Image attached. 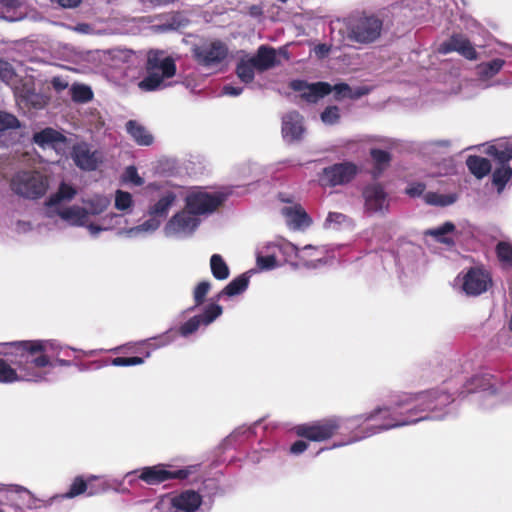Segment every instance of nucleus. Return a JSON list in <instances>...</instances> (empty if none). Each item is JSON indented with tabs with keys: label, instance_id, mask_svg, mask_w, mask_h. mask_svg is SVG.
Wrapping results in <instances>:
<instances>
[{
	"label": "nucleus",
	"instance_id": "f257e3e1",
	"mask_svg": "<svg viewBox=\"0 0 512 512\" xmlns=\"http://www.w3.org/2000/svg\"><path fill=\"white\" fill-rule=\"evenodd\" d=\"M146 77L139 82L138 86L143 91H154L167 86L166 80L172 78L176 73V66L171 57L163 51H150L146 65Z\"/></svg>",
	"mask_w": 512,
	"mask_h": 512
},
{
	"label": "nucleus",
	"instance_id": "f03ea898",
	"mask_svg": "<svg viewBox=\"0 0 512 512\" xmlns=\"http://www.w3.org/2000/svg\"><path fill=\"white\" fill-rule=\"evenodd\" d=\"M383 21L373 14H362L350 18L346 23L347 38L368 44L377 40L382 31Z\"/></svg>",
	"mask_w": 512,
	"mask_h": 512
},
{
	"label": "nucleus",
	"instance_id": "7ed1b4c3",
	"mask_svg": "<svg viewBox=\"0 0 512 512\" xmlns=\"http://www.w3.org/2000/svg\"><path fill=\"white\" fill-rule=\"evenodd\" d=\"M11 188L22 197L35 199L46 192L48 181L45 176L38 172L23 171L13 177Z\"/></svg>",
	"mask_w": 512,
	"mask_h": 512
},
{
	"label": "nucleus",
	"instance_id": "20e7f679",
	"mask_svg": "<svg viewBox=\"0 0 512 512\" xmlns=\"http://www.w3.org/2000/svg\"><path fill=\"white\" fill-rule=\"evenodd\" d=\"M193 51L196 60L206 67L222 64L229 54L226 44L219 40L205 42L196 46Z\"/></svg>",
	"mask_w": 512,
	"mask_h": 512
},
{
	"label": "nucleus",
	"instance_id": "39448f33",
	"mask_svg": "<svg viewBox=\"0 0 512 512\" xmlns=\"http://www.w3.org/2000/svg\"><path fill=\"white\" fill-rule=\"evenodd\" d=\"M201 504V497L194 491H185L177 496L162 497L155 508L159 511L170 509V512H194Z\"/></svg>",
	"mask_w": 512,
	"mask_h": 512
},
{
	"label": "nucleus",
	"instance_id": "423d86ee",
	"mask_svg": "<svg viewBox=\"0 0 512 512\" xmlns=\"http://www.w3.org/2000/svg\"><path fill=\"white\" fill-rule=\"evenodd\" d=\"M358 168L350 162L334 164L322 170L319 183L322 186L344 185L350 182L357 174Z\"/></svg>",
	"mask_w": 512,
	"mask_h": 512
},
{
	"label": "nucleus",
	"instance_id": "0eeeda50",
	"mask_svg": "<svg viewBox=\"0 0 512 512\" xmlns=\"http://www.w3.org/2000/svg\"><path fill=\"white\" fill-rule=\"evenodd\" d=\"M198 225L199 219L186 208L167 222L164 233L168 237H185L191 235Z\"/></svg>",
	"mask_w": 512,
	"mask_h": 512
},
{
	"label": "nucleus",
	"instance_id": "6e6552de",
	"mask_svg": "<svg viewBox=\"0 0 512 512\" xmlns=\"http://www.w3.org/2000/svg\"><path fill=\"white\" fill-rule=\"evenodd\" d=\"M222 202L219 195L210 194L205 191H192L186 198V208L194 215L210 213Z\"/></svg>",
	"mask_w": 512,
	"mask_h": 512
},
{
	"label": "nucleus",
	"instance_id": "1a4fd4ad",
	"mask_svg": "<svg viewBox=\"0 0 512 512\" xmlns=\"http://www.w3.org/2000/svg\"><path fill=\"white\" fill-rule=\"evenodd\" d=\"M339 428L336 419H328L311 425H300L296 427V434L311 441H324L331 438Z\"/></svg>",
	"mask_w": 512,
	"mask_h": 512
},
{
	"label": "nucleus",
	"instance_id": "9d476101",
	"mask_svg": "<svg viewBox=\"0 0 512 512\" xmlns=\"http://www.w3.org/2000/svg\"><path fill=\"white\" fill-rule=\"evenodd\" d=\"M364 209L369 214L383 215L389 209V200L383 187L371 184L363 190Z\"/></svg>",
	"mask_w": 512,
	"mask_h": 512
},
{
	"label": "nucleus",
	"instance_id": "9b49d317",
	"mask_svg": "<svg viewBox=\"0 0 512 512\" xmlns=\"http://www.w3.org/2000/svg\"><path fill=\"white\" fill-rule=\"evenodd\" d=\"M291 88L299 93V96L309 103H316L332 92L331 85L326 82L307 83L304 81H293Z\"/></svg>",
	"mask_w": 512,
	"mask_h": 512
},
{
	"label": "nucleus",
	"instance_id": "f8f14e48",
	"mask_svg": "<svg viewBox=\"0 0 512 512\" xmlns=\"http://www.w3.org/2000/svg\"><path fill=\"white\" fill-rule=\"evenodd\" d=\"M490 284V276L485 270L472 268L463 277L462 288L468 295H479L485 292Z\"/></svg>",
	"mask_w": 512,
	"mask_h": 512
},
{
	"label": "nucleus",
	"instance_id": "ddd939ff",
	"mask_svg": "<svg viewBox=\"0 0 512 512\" xmlns=\"http://www.w3.org/2000/svg\"><path fill=\"white\" fill-rule=\"evenodd\" d=\"M72 158L80 169L88 171L96 169L102 161L101 153L91 150L86 143H78L73 147Z\"/></svg>",
	"mask_w": 512,
	"mask_h": 512
},
{
	"label": "nucleus",
	"instance_id": "4468645a",
	"mask_svg": "<svg viewBox=\"0 0 512 512\" xmlns=\"http://www.w3.org/2000/svg\"><path fill=\"white\" fill-rule=\"evenodd\" d=\"M303 118L297 112L286 114L282 122V135L288 142L301 139L304 134Z\"/></svg>",
	"mask_w": 512,
	"mask_h": 512
},
{
	"label": "nucleus",
	"instance_id": "2eb2a0df",
	"mask_svg": "<svg viewBox=\"0 0 512 512\" xmlns=\"http://www.w3.org/2000/svg\"><path fill=\"white\" fill-rule=\"evenodd\" d=\"M18 367L23 374L18 375L16 370L12 368L6 361L0 359V383H12L16 381H39L42 379L40 374L28 372L22 362L18 363Z\"/></svg>",
	"mask_w": 512,
	"mask_h": 512
},
{
	"label": "nucleus",
	"instance_id": "dca6fc26",
	"mask_svg": "<svg viewBox=\"0 0 512 512\" xmlns=\"http://www.w3.org/2000/svg\"><path fill=\"white\" fill-rule=\"evenodd\" d=\"M58 215L63 221L71 226H85L89 225V218L86 208L84 206L73 205L69 207H62L55 209L54 216Z\"/></svg>",
	"mask_w": 512,
	"mask_h": 512
},
{
	"label": "nucleus",
	"instance_id": "f3484780",
	"mask_svg": "<svg viewBox=\"0 0 512 512\" xmlns=\"http://www.w3.org/2000/svg\"><path fill=\"white\" fill-rule=\"evenodd\" d=\"M76 194L77 190L73 186L64 182L61 183L58 191L46 202V215L53 218L55 209L62 208L61 203L71 201Z\"/></svg>",
	"mask_w": 512,
	"mask_h": 512
},
{
	"label": "nucleus",
	"instance_id": "a211bd4d",
	"mask_svg": "<svg viewBox=\"0 0 512 512\" xmlns=\"http://www.w3.org/2000/svg\"><path fill=\"white\" fill-rule=\"evenodd\" d=\"M441 52L456 51L469 60H475L477 53L471 43L462 36H454L441 46Z\"/></svg>",
	"mask_w": 512,
	"mask_h": 512
},
{
	"label": "nucleus",
	"instance_id": "6ab92c4d",
	"mask_svg": "<svg viewBox=\"0 0 512 512\" xmlns=\"http://www.w3.org/2000/svg\"><path fill=\"white\" fill-rule=\"evenodd\" d=\"M139 477L148 484H158L170 478L182 477V472H170L164 466L157 465L143 468Z\"/></svg>",
	"mask_w": 512,
	"mask_h": 512
},
{
	"label": "nucleus",
	"instance_id": "aec40b11",
	"mask_svg": "<svg viewBox=\"0 0 512 512\" xmlns=\"http://www.w3.org/2000/svg\"><path fill=\"white\" fill-rule=\"evenodd\" d=\"M123 222H126V220H124L121 215L116 213H109L103 216L99 220V223L91 222L89 225H87V230L92 236H97L103 231H108L115 228H119L120 230V226Z\"/></svg>",
	"mask_w": 512,
	"mask_h": 512
},
{
	"label": "nucleus",
	"instance_id": "412c9836",
	"mask_svg": "<svg viewBox=\"0 0 512 512\" xmlns=\"http://www.w3.org/2000/svg\"><path fill=\"white\" fill-rule=\"evenodd\" d=\"M288 226L293 229H301L309 226L310 220L304 209L299 205L284 207L282 210Z\"/></svg>",
	"mask_w": 512,
	"mask_h": 512
},
{
	"label": "nucleus",
	"instance_id": "4be33fe9",
	"mask_svg": "<svg viewBox=\"0 0 512 512\" xmlns=\"http://www.w3.org/2000/svg\"><path fill=\"white\" fill-rule=\"evenodd\" d=\"M161 221L152 217L144 223L132 228H123L118 230L117 235L125 238H137L143 235L151 234L160 227Z\"/></svg>",
	"mask_w": 512,
	"mask_h": 512
},
{
	"label": "nucleus",
	"instance_id": "5701e85b",
	"mask_svg": "<svg viewBox=\"0 0 512 512\" xmlns=\"http://www.w3.org/2000/svg\"><path fill=\"white\" fill-rule=\"evenodd\" d=\"M258 72H263L276 65V52L272 48L261 46L255 56H251Z\"/></svg>",
	"mask_w": 512,
	"mask_h": 512
},
{
	"label": "nucleus",
	"instance_id": "b1692460",
	"mask_svg": "<svg viewBox=\"0 0 512 512\" xmlns=\"http://www.w3.org/2000/svg\"><path fill=\"white\" fill-rule=\"evenodd\" d=\"M110 198L105 195H94L83 199L82 203L86 208L88 218L102 214L110 206Z\"/></svg>",
	"mask_w": 512,
	"mask_h": 512
},
{
	"label": "nucleus",
	"instance_id": "393cba45",
	"mask_svg": "<svg viewBox=\"0 0 512 512\" xmlns=\"http://www.w3.org/2000/svg\"><path fill=\"white\" fill-rule=\"evenodd\" d=\"M33 139L36 144L43 148L56 147V145L64 141L63 135L52 128H46L35 133Z\"/></svg>",
	"mask_w": 512,
	"mask_h": 512
},
{
	"label": "nucleus",
	"instance_id": "a878e982",
	"mask_svg": "<svg viewBox=\"0 0 512 512\" xmlns=\"http://www.w3.org/2000/svg\"><path fill=\"white\" fill-rule=\"evenodd\" d=\"M126 128L131 137L136 141L139 145H151L153 143L152 134L141 124L136 121H129L126 124Z\"/></svg>",
	"mask_w": 512,
	"mask_h": 512
},
{
	"label": "nucleus",
	"instance_id": "bb28decb",
	"mask_svg": "<svg viewBox=\"0 0 512 512\" xmlns=\"http://www.w3.org/2000/svg\"><path fill=\"white\" fill-rule=\"evenodd\" d=\"M175 200L176 196L174 193H165L153 206L150 207L149 214L157 219L158 217H165Z\"/></svg>",
	"mask_w": 512,
	"mask_h": 512
},
{
	"label": "nucleus",
	"instance_id": "cd10ccee",
	"mask_svg": "<svg viewBox=\"0 0 512 512\" xmlns=\"http://www.w3.org/2000/svg\"><path fill=\"white\" fill-rule=\"evenodd\" d=\"M287 248L295 251V256L303 261L306 266L312 268L316 267V263L314 260H308V258L323 254V249H318L311 245L299 249L295 245L288 243Z\"/></svg>",
	"mask_w": 512,
	"mask_h": 512
},
{
	"label": "nucleus",
	"instance_id": "c85d7f7f",
	"mask_svg": "<svg viewBox=\"0 0 512 512\" xmlns=\"http://www.w3.org/2000/svg\"><path fill=\"white\" fill-rule=\"evenodd\" d=\"M467 166L471 173L477 178H483L491 170V164L489 160L478 156L468 157Z\"/></svg>",
	"mask_w": 512,
	"mask_h": 512
},
{
	"label": "nucleus",
	"instance_id": "c756f323",
	"mask_svg": "<svg viewBox=\"0 0 512 512\" xmlns=\"http://www.w3.org/2000/svg\"><path fill=\"white\" fill-rule=\"evenodd\" d=\"M257 71L251 56H245L240 59L237 65V76L241 81L249 83L254 79V72Z\"/></svg>",
	"mask_w": 512,
	"mask_h": 512
},
{
	"label": "nucleus",
	"instance_id": "7c9ffc66",
	"mask_svg": "<svg viewBox=\"0 0 512 512\" xmlns=\"http://www.w3.org/2000/svg\"><path fill=\"white\" fill-rule=\"evenodd\" d=\"M48 342L46 341H29V342H20L15 344V348L19 355L23 358H28L29 355H33L36 352L45 351L47 348Z\"/></svg>",
	"mask_w": 512,
	"mask_h": 512
},
{
	"label": "nucleus",
	"instance_id": "2f4dec72",
	"mask_svg": "<svg viewBox=\"0 0 512 512\" xmlns=\"http://www.w3.org/2000/svg\"><path fill=\"white\" fill-rule=\"evenodd\" d=\"M504 61L502 59H494L487 63H482L477 66V73L481 80H488L495 76L503 67Z\"/></svg>",
	"mask_w": 512,
	"mask_h": 512
},
{
	"label": "nucleus",
	"instance_id": "473e14b6",
	"mask_svg": "<svg viewBox=\"0 0 512 512\" xmlns=\"http://www.w3.org/2000/svg\"><path fill=\"white\" fill-rule=\"evenodd\" d=\"M210 267L212 274L216 279L224 280L228 278L229 268L220 255H212L210 259Z\"/></svg>",
	"mask_w": 512,
	"mask_h": 512
},
{
	"label": "nucleus",
	"instance_id": "72a5a7b5",
	"mask_svg": "<svg viewBox=\"0 0 512 512\" xmlns=\"http://www.w3.org/2000/svg\"><path fill=\"white\" fill-rule=\"evenodd\" d=\"M424 200L427 204L436 206H447L453 204L457 200L456 194H439L428 192L424 194Z\"/></svg>",
	"mask_w": 512,
	"mask_h": 512
},
{
	"label": "nucleus",
	"instance_id": "f704fd0d",
	"mask_svg": "<svg viewBox=\"0 0 512 512\" xmlns=\"http://www.w3.org/2000/svg\"><path fill=\"white\" fill-rule=\"evenodd\" d=\"M18 97L25 101L27 105L34 108H42L47 104V98L41 94L36 93L33 89H26L18 94Z\"/></svg>",
	"mask_w": 512,
	"mask_h": 512
},
{
	"label": "nucleus",
	"instance_id": "c9c22d12",
	"mask_svg": "<svg viewBox=\"0 0 512 512\" xmlns=\"http://www.w3.org/2000/svg\"><path fill=\"white\" fill-rule=\"evenodd\" d=\"M71 96L75 102L85 103L93 98V92L89 86L74 84L71 89Z\"/></svg>",
	"mask_w": 512,
	"mask_h": 512
},
{
	"label": "nucleus",
	"instance_id": "e433bc0d",
	"mask_svg": "<svg viewBox=\"0 0 512 512\" xmlns=\"http://www.w3.org/2000/svg\"><path fill=\"white\" fill-rule=\"evenodd\" d=\"M248 286V278L241 275L232 280L222 291V293L228 296H234L242 293Z\"/></svg>",
	"mask_w": 512,
	"mask_h": 512
},
{
	"label": "nucleus",
	"instance_id": "4c0bfd02",
	"mask_svg": "<svg viewBox=\"0 0 512 512\" xmlns=\"http://www.w3.org/2000/svg\"><path fill=\"white\" fill-rule=\"evenodd\" d=\"M512 177V168L506 165L495 170L493 173V183L498 186V191L501 192L505 184Z\"/></svg>",
	"mask_w": 512,
	"mask_h": 512
},
{
	"label": "nucleus",
	"instance_id": "58836bf2",
	"mask_svg": "<svg viewBox=\"0 0 512 512\" xmlns=\"http://www.w3.org/2000/svg\"><path fill=\"white\" fill-rule=\"evenodd\" d=\"M453 230L454 225L450 222H447L438 228L429 230L427 234L435 237V239L439 242L450 244L452 241L451 238L447 236V234Z\"/></svg>",
	"mask_w": 512,
	"mask_h": 512
},
{
	"label": "nucleus",
	"instance_id": "ea45409f",
	"mask_svg": "<svg viewBox=\"0 0 512 512\" xmlns=\"http://www.w3.org/2000/svg\"><path fill=\"white\" fill-rule=\"evenodd\" d=\"M321 120L326 125H335L339 123L341 114L340 109L337 106H328L321 113Z\"/></svg>",
	"mask_w": 512,
	"mask_h": 512
},
{
	"label": "nucleus",
	"instance_id": "a19ab883",
	"mask_svg": "<svg viewBox=\"0 0 512 512\" xmlns=\"http://www.w3.org/2000/svg\"><path fill=\"white\" fill-rule=\"evenodd\" d=\"M133 205V199L130 193L117 190L115 194V207L118 210L126 211Z\"/></svg>",
	"mask_w": 512,
	"mask_h": 512
},
{
	"label": "nucleus",
	"instance_id": "79ce46f5",
	"mask_svg": "<svg viewBox=\"0 0 512 512\" xmlns=\"http://www.w3.org/2000/svg\"><path fill=\"white\" fill-rule=\"evenodd\" d=\"M497 255L501 262L512 266V244L506 241L499 242L497 245Z\"/></svg>",
	"mask_w": 512,
	"mask_h": 512
},
{
	"label": "nucleus",
	"instance_id": "37998d69",
	"mask_svg": "<svg viewBox=\"0 0 512 512\" xmlns=\"http://www.w3.org/2000/svg\"><path fill=\"white\" fill-rule=\"evenodd\" d=\"M222 314V307L218 304H212L204 311L202 315H200L201 323L205 325H209L212 323L217 317Z\"/></svg>",
	"mask_w": 512,
	"mask_h": 512
},
{
	"label": "nucleus",
	"instance_id": "c03bdc74",
	"mask_svg": "<svg viewBox=\"0 0 512 512\" xmlns=\"http://www.w3.org/2000/svg\"><path fill=\"white\" fill-rule=\"evenodd\" d=\"M257 265L262 270H270L277 266L276 258L273 254L264 255V252H257Z\"/></svg>",
	"mask_w": 512,
	"mask_h": 512
},
{
	"label": "nucleus",
	"instance_id": "a18cd8bd",
	"mask_svg": "<svg viewBox=\"0 0 512 512\" xmlns=\"http://www.w3.org/2000/svg\"><path fill=\"white\" fill-rule=\"evenodd\" d=\"M17 127H19V121L14 115L0 111V132Z\"/></svg>",
	"mask_w": 512,
	"mask_h": 512
},
{
	"label": "nucleus",
	"instance_id": "49530a36",
	"mask_svg": "<svg viewBox=\"0 0 512 512\" xmlns=\"http://www.w3.org/2000/svg\"><path fill=\"white\" fill-rule=\"evenodd\" d=\"M123 181L133 186H141L144 183L143 179L139 176L136 168L133 166H129L126 168L123 174Z\"/></svg>",
	"mask_w": 512,
	"mask_h": 512
},
{
	"label": "nucleus",
	"instance_id": "de8ad7c7",
	"mask_svg": "<svg viewBox=\"0 0 512 512\" xmlns=\"http://www.w3.org/2000/svg\"><path fill=\"white\" fill-rule=\"evenodd\" d=\"M332 92L335 93V98L337 100L343 99V98H353L355 95H353L350 87L345 83H339L335 84L334 86H331ZM361 94L358 93L356 97L360 96Z\"/></svg>",
	"mask_w": 512,
	"mask_h": 512
},
{
	"label": "nucleus",
	"instance_id": "09e8293b",
	"mask_svg": "<svg viewBox=\"0 0 512 512\" xmlns=\"http://www.w3.org/2000/svg\"><path fill=\"white\" fill-rule=\"evenodd\" d=\"M185 25V19L180 14H174L170 16L169 22L166 24L158 26L159 31H166L172 29H178Z\"/></svg>",
	"mask_w": 512,
	"mask_h": 512
},
{
	"label": "nucleus",
	"instance_id": "8fccbe9b",
	"mask_svg": "<svg viewBox=\"0 0 512 512\" xmlns=\"http://www.w3.org/2000/svg\"><path fill=\"white\" fill-rule=\"evenodd\" d=\"M87 484L82 478H76L71 485L70 490L65 494L66 498H73L82 494L86 490Z\"/></svg>",
	"mask_w": 512,
	"mask_h": 512
},
{
	"label": "nucleus",
	"instance_id": "3c124183",
	"mask_svg": "<svg viewBox=\"0 0 512 512\" xmlns=\"http://www.w3.org/2000/svg\"><path fill=\"white\" fill-rule=\"evenodd\" d=\"M209 290L210 283L206 281H203L196 286L194 290V300L196 302V305H200L201 303H203L204 298Z\"/></svg>",
	"mask_w": 512,
	"mask_h": 512
},
{
	"label": "nucleus",
	"instance_id": "603ef678",
	"mask_svg": "<svg viewBox=\"0 0 512 512\" xmlns=\"http://www.w3.org/2000/svg\"><path fill=\"white\" fill-rule=\"evenodd\" d=\"M14 77V71L8 62L0 61V81L10 83Z\"/></svg>",
	"mask_w": 512,
	"mask_h": 512
},
{
	"label": "nucleus",
	"instance_id": "864d4df0",
	"mask_svg": "<svg viewBox=\"0 0 512 512\" xmlns=\"http://www.w3.org/2000/svg\"><path fill=\"white\" fill-rule=\"evenodd\" d=\"M201 323L200 317L195 316L188 320L181 328L180 332L183 336H187L195 332Z\"/></svg>",
	"mask_w": 512,
	"mask_h": 512
},
{
	"label": "nucleus",
	"instance_id": "5fc2aeb1",
	"mask_svg": "<svg viewBox=\"0 0 512 512\" xmlns=\"http://www.w3.org/2000/svg\"><path fill=\"white\" fill-rule=\"evenodd\" d=\"M512 158V148L507 143L498 145L496 159L502 163L508 162Z\"/></svg>",
	"mask_w": 512,
	"mask_h": 512
},
{
	"label": "nucleus",
	"instance_id": "6e6d98bb",
	"mask_svg": "<svg viewBox=\"0 0 512 512\" xmlns=\"http://www.w3.org/2000/svg\"><path fill=\"white\" fill-rule=\"evenodd\" d=\"M143 363V359L140 357H118L113 360V365L115 366H132V365H140Z\"/></svg>",
	"mask_w": 512,
	"mask_h": 512
},
{
	"label": "nucleus",
	"instance_id": "4d7b16f0",
	"mask_svg": "<svg viewBox=\"0 0 512 512\" xmlns=\"http://www.w3.org/2000/svg\"><path fill=\"white\" fill-rule=\"evenodd\" d=\"M371 156L378 165H384L389 161V155L382 150H372Z\"/></svg>",
	"mask_w": 512,
	"mask_h": 512
},
{
	"label": "nucleus",
	"instance_id": "13d9d810",
	"mask_svg": "<svg viewBox=\"0 0 512 512\" xmlns=\"http://www.w3.org/2000/svg\"><path fill=\"white\" fill-rule=\"evenodd\" d=\"M425 186L422 183H413L407 189L406 193L412 197H417L423 194Z\"/></svg>",
	"mask_w": 512,
	"mask_h": 512
},
{
	"label": "nucleus",
	"instance_id": "bf43d9fd",
	"mask_svg": "<svg viewBox=\"0 0 512 512\" xmlns=\"http://www.w3.org/2000/svg\"><path fill=\"white\" fill-rule=\"evenodd\" d=\"M51 83L53 88L58 92L68 87V82L61 77H54Z\"/></svg>",
	"mask_w": 512,
	"mask_h": 512
},
{
	"label": "nucleus",
	"instance_id": "052dcab7",
	"mask_svg": "<svg viewBox=\"0 0 512 512\" xmlns=\"http://www.w3.org/2000/svg\"><path fill=\"white\" fill-rule=\"evenodd\" d=\"M53 3L58 4L63 8H74L77 7L82 0H50Z\"/></svg>",
	"mask_w": 512,
	"mask_h": 512
},
{
	"label": "nucleus",
	"instance_id": "680f3d73",
	"mask_svg": "<svg viewBox=\"0 0 512 512\" xmlns=\"http://www.w3.org/2000/svg\"><path fill=\"white\" fill-rule=\"evenodd\" d=\"M345 221V216L341 213H330L327 217L326 222L329 225L335 224H341Z\"/></svg>",
	"mask_w": 512,
	"mask_h": 512
},
{
	"label": "nucleus",
	"instance_id": "e2e57ef3",
	"mask_svg": "<svg viewBox=\"0 0 512 512\" xmlns=\"http://www.w3.org/2000/svg\"><path fill=\"white\" fill-rule=\"evenodd\" d=\"M307 443L304 441H297L291 446V452L293 454H300L307 449Z\"/></svg>",
	"mask_w": 512,
	"mask_h": 512
},
{
	"label": "nucleus",
	"instance_id": "0e129e2a",
	"mask_svg": "<svg viewBox=\"0 0 512 512\" xmlns=\"http://www.w3.org/2000/svg\"><path fill=\"white\" fill-rule=\"evenodd\" d=\"M70 30L81 33V34H89L92 31L90 25L81 23L73 27H69Z\"/></svg>",
	"mask_w": 512,
	"mask_h": 512
},
{
	"label": "nucleus",
	"instance_id": "69168bd1",
	"mask_svg": "<svg viewBox=\"0 0 512 512\" xmlns=\"http://www.w3.org/2000/svg\"><path fill=\"white\" fill-rule=\"evenodd\" d=\"M330 51V48L325 45V44H320V45H317L315 48H314V53L316 54L317 57L319 58H323L325 57L326 55H328Z\"/></svg>",
	"mask_w": 512,
	"mask_h": 512
},
{
	"label": "nucleus",
	"instance_id": "338daca9",
	"mask_svg": "<svg viewBox=\"0 0 512 512\" xmlns=\"http://www.w3.org/2000/svg\"><path fill=\"white\" fill-rule=\"evenodd\" d=\"M223 93L229 96H238L242 93V89L233 87L231 85H226L223 88Z\"/></svg>",
	"mask_w": 512,
	"mask_h": 512
},
{
	"label": "nucleus",
	"instance_id": "774afa93",
	"mask_svg": "<svg viewBox=\"0 0 512 512\" xmlns=\"http://www.w3.org/2000/svg\"><path fill=\"white\" fill-rule=\"evenodd\" d=\"M33 363L36 367H45L49 365L50 361L47 356L41 355L33 360Z\"/></svg>",
	"mask_w": 512,
	"mask_h": 512
}]
</instances>
